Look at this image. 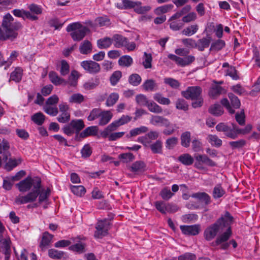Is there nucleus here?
<instances>
[{"label": "nucleus", "instance_id": "59", "mask_svg": "<svg viewBox=\"0 0 260 260\" xmlns=\"http://www.w3.org/2000/svg\"><path fill=\"white\" fill-rule=\"evenodd\" d=\"M178 138L171 137L168 139L166 142V147L168 149H172L178 143Z\"/></svg>", "mask_w": 260, "mask_h": 260}, {"label": "nucleus", "instance_id": "35", "mask_svg": "<svg viewBox=\"0 0 260 260\" xmlns=\"http://www.w3.org/2000/svg\"><path fill=\"white\" fill-rule=\"evenodd\" d=\"M191 134L189 132L183 133L181 136V144L183 147L187 148L190 143Z\"/></svg>", "mask_w": 260, "mask_h": 260}, {"label": "nucleus", "instance_id": "21", "mask_svg": "<svg viewBox=\"0 0 260 260\" xmlns=\"http://www.w3.org/2000/svg\"><path fill=\"white\" fill-rule=\"evenodd\" d=\"M218 221H219V223L221 224V227H226L227 229L230 226V224L233 221V217L230 215L229 212H226L224 216L221 217Z\"/></svg>", "mask_w": 260, "mask_h": 260}, {"label": "nucleus", "instance_id": "39", "mask_svg": "<svg viewBox=\"0 0 260 260\" xmlns=\"http://www.w3.org/2000/svg\"><path fill=\"white\" fill-rule=\"evenodd\" d=\"M150 147L154 153L161 154L162 152V143L160 140H157L155 143L152 144Z\"/></svg>", "mask_w": 260, "mask_h": 260}, {"label": "nucleus", "instance_id": "55", "mask_svg": "<svg viewBox=\"0 0 260 260\" xmlns=\"http://www.w3.org/2000/svg\"><path fill=\"white\" fill-rule=\"evenodd\" d=\"M229 98L234 108L238 109L240 107L241 105L240 100L236 95L232 93H229Z\"/></svg>", "mask_w": 260, "mask_h": 260}, {"label": "nucleus", "instance_id": "8", "mask_svg": "<svg viewBox=\"0 0 260 260\" xmlns=\"http://www.w3.org/2000/svg\"><path fill=\"white\" fill-rule=\"evenodd\" d=\"M168 58L174 61L179 66L181 67H185L188 66L193 62L195 60L194 56L192 55H186L183 58L178 57L174 54H169Z\"/></svg>", "mask_w": 260, "mask_h": 260}, {"label": "nucleus", "instance_id": "13", "mask_svg": "<svg viewBox=\"0 0 260 260\" xmlns=\"http://www.w3.org/2000/svg\"><path fill=\"white\" fill-rule=\"evenodd\" d=\"M150 123L155 126H169L170 120L163 116L155 115L151 116Z\"/></svg>", "mask_w": 260, "mask_h": 260}, {"label": "nucleus", "instance_id": "15", "mask_svg": "<svg viewBox=\"0 0 260 260\" xmlns=\"http://www.w3.org/2000/svg\"><path fill=\"white\" fill-rule=\"evenodd\" d=\"M106 131V128L102 132V136L104 138H108V140L111 141L117 140V139L122 137L125 134V132H124L112 133L113 131H109L105 133Z\"/></svg>", "mask_w": 260, "mask_h": 260}, {"label": "nucleus", "instance_id": "36", "mask_svg": "<svg viewBox=\"0 0 260 260\" xmlns=\"http://www.w3.org/2000/svg\"><path fill=\"white\" fill-rule=\"evenodd\" d=\"M156 83L153 79L146 80L142 85V87L146 91H153L156 87Z\"/></svg>", "mask_w": 260, "mask_h": 260}, {"label": "nucleus", "instance_id": "12", "mask_svg": "<svg viewBox=\"0 0 260 260\" xmlns=\"http://www.w3.org/2000/svg\"><path fill=\"white\" fill-rule=\"evenodd\" d=\"M180 228L183 234L187 235H197L200 231V225L199 224L181 225Z\"/></svg>", "mask_w": 260, "mask_h": 260}, {"label": "nucleus", "instance_id": "38", "mask_svg": "<svg viewBox=\"0 0 260 260\" xmlns=\"http://www.w3.org/2000/svg\"><path fill=\"white\" fill-rule=\"evenodd\" d=\"M45 115L41 112H38L34 114L31 120L38 125H41L45 121Z\"/></svg>", "mask_w": 260, "mask_h": 260}, {"label": "nucleus", "instance_id": "26", "mask_svg": "<svg viewBox=\"0 0 260 260\" xmlns=\"http://www.w3.org/2000/svg\"><path fill=\"white\" fill-rule=\"evenodd\" d=\"M112 38L105 37L97 41V45L100 49H105L109 47L112 43Z\"/></svg>", "mask_w": 260, "mask_h": 260}, {"label": "nucleus", "instance_id": "41", "mask_svg": "<svg viewBox=\"0 0 260 260\" xmlns=\"http://www.w3.org/2000/svg\"><path fill=\"white\" fill-rule=\"evenodd\" d=\"M71 123L76 133H79L85 126L82 119L73 120L71 121Z\"/></svg>", "mask_w": 260, "mask_h": 260}, {"label": "nucleus", "instance_id": "49", "mask_svg": "<svg viewBox=\"0 0 260 260\" xmlns=\"http://www.w3.org/2000/svg\"><path fill=\"white\" fill-rule=\"evenodd\" d=\"M141 77L137 74L131 75L128 78L129 83L135 86L139 85L141 82Z\"/></svg>", "mask_w": 260, "mask_h": 260}, {"label": "nucleus", "instance_id": "5", "mask_svg": "<svg viewBox=\"0 0 260 260\" xmlns=\"http://www.w3.org/2000/svg\"><path fill=\"white\" fill-rule=\"evenodd\" d=\"M231 235V228L229 227L225 231L218 236L215 242L212 243L213 245L219 246L220 249L223 250L228 249L231 244L232 245L233 248H236L237 244L235 240H232L228 241Z\"/></svg>", "mask_w": 260, "mask_h": 260}, {"label": "nucleus", "instance_id": "62", "mask_svg": "<svg viewBox=\"0 0 260 260\" xmlns=\"http://www.w3.org/2000/svg\"><path fill=\"white\" fill-rule=\"evenodd\" d=\"M11 241L9 238H3V237L0 238V244L2 247L4 248V251H11L10 249Z\"/></svg>", "mask_w": 260, "mask_h": 260}, {"label": "nucleus", "instance_id": "16", "mask_svg": "<svg viewBox=\"0 0 260 260\" xmlns=\"http://www.w3.org/2000/svg\"><path fill=\"white\" fill-rule=\"evenodd\" d=\"M92 46L91 43L87 40H85L82 42L79 46V50L80 52L82 54H88L92 51Z\"/></svg>", "mask_w": 260, "mask_h": 260}, {"label": "nucleus", "instance_id": "24", "mask_svg": "<svg viewBox=\"0 0 260 260\" xmlns=\"http://www.w3.org/2000/svg\"><path fill=\"white\" fill-rule=\"evenodd\" d=\"M208 111L210 114L215 116H221L223 113V108L220 104L217 103L211 106Z\"/></svg>", "mask_w": 260, "mask_h": 260}, {"label": "nucleus", "instance_id": "32", "mask_svg": "<svg viewBox=\"0 0 260 260\" xmlns=\"http://www.w3.org/2000/svg\"><path fill=\"white\" fill-rule=\"evenodd\" d=\"M22 70L20 68H16L10 75L9 81H14L16 82L20 81L22 78Z\"/></svg>", "mask_w": 260, "mask_h": 260}, {"label": "nucleus", "instance_id": "47", "mask_svg": "<svg viewBox=\"0 0 260 260\" xmlns=\"http://www.w3.org/2000/svg\"><path fill=\"white\" fill-rule=\"evenodd\" d=\"M71 190L75 195H82L86 192V189L82 185H71Z\"/></svg>", "mask_w": 260, "mask_h": 260}, {"label": "nucleus", "instance_id": "1", "mask_svg": "<svg viewBox=\"0 0 260 260\" xmlns=\"http://www.w3.org/2000/svg\"><path fill=\"white\" fill-rule=\"evenodd\" d=\"M41 179L38 177H27L16 184L17 188L21 192L30 191L28 195H49L52 193L49 187L41 185Z\"/></svg>", "mask_w": 260, "mask_h": 260}, {"label": "nucleus", "instance_id": "56", "mask_svg": "<svg viewBox=\"0 0 260 260\" xmlns=\"http://www.w3.org/2000/svg\"><path fill=\"white\" fill-rule=\"evenodd\" d=\"M52 237L53 236L52 235L50 234L48 232H45L42 237L41 246L45 247L49 245L52 239Z\"/></svg>", "mask_w": 260, "mask_h": 260}, {"label": "nucleus", "instance_id": "34", "mask_svg": "<svg viewBox=\"0 0 260 260\" xmlns=\"http://www.w3.org/2000/svg\"><path fill=\"white\" fill-rule=\"evenodd\" d=\"M232 125L233 126V129L235 131V133L236 134L237 138L238 137V135L246 134L252 129V126L250 124H247L244 128H239L236 124L232 123Z\"/></svg>", "mask_w": 260, "mask_h": 260}, {"label": "nucleus", "instance_id": "25", "mask_svg": "<svg viewBox=\"0 0 260 260\" xmlns=\"http://www.w3.org/2000/svg\"><path fill=\"white\" fill-rule=\"evenodd\" d=\"M98 132V128L96 126H91L85 128L80 134V137L83 138L89 136L96 135Z\"/></svg>", "mask_w": 260, "mask_h": 260}, {"label": "nucleus", "instance_id": "11", "mask_svg": "<svg viewBox=\"0 0 260 260\" xmlns=\"http://www.w3.org/2000/svg\"><path fill=\"white\" fill-rule=\"evenodd\" d=\"M216 129L218 132H224L225 135L229 138L233 139L237 138V135L234 131L233 125L232 127H230L223 123H220L216 126Z\"/></svg>", "mask_w": 260, "mask_h": 260}, {"label": "nucleus", "instance_id": "28", "mask_svg": "<svg viewBox=\"0 0 260 260\" xmlns=\"http://www.w3.org/2000/svg\"><path fill=\"white\" fill-rule=\"evenodd\" d=\"M195 159L197 161H201L203 164L211 167L215 166L216 165L215 162L210 159L206 155H197L195 156Z\"/></svg>", "mask_w": 260, "mask_h": 260}, {"label": "nucleus", "instance_id": "50", "mask_svg": "<svg viewBox=\"0 0 260 260\" xmlns=\"http://www.w3.org/2000/svg\"><path fill=\"white\" fill-rule=\"evenodd\" d=\"M152 60V55L150 53L144 52V61L143 62V65L145 69L151 68L152 64L151 62Z\"/></svg>", "mask_w": 260, "mask_h": 260}, {"label": "nucleus", "instance_id": "6", "mask_svg": "<svg viewBox=\"0 0 260 260\" xmlns=\"http://www.w3.org/2000/svg\"><path fill=\"white\" fill-rule=\"evenodd\" d=\"M110 221L108 219L99 220L95 226L94 236L95 238H102L108 234L110 227Z\"/></svg>", "mask_w": 260, "mask_h": 260}, {"label": "nucleus", "instance_id": "44", "mask_svg": "<svg viewBox=\"0 0 260 260\" xmlns=\"http://www.w3.org/2000/svg\"><path fill=\"white\" fill-rule=\"evenodd\" d=\"M154 100L161 105H168L170 104V100L167 98L162 96L159 93H156L153 95Z\"/></svg>", "mask_w": 260, "mask_h": 260}, {"label": "nucleus", "instance_id": "64", "mask_svg": "<svg viewBox=\"0 0 260 260\" xmlns=\"http://www.w3.org/2000/svg\"><path fill=\"white\" fill-rule=\"evenodd\" d=\"M196 256L195 254L190 253L186 252L183 254L179 255L178 257V260H196Z\"/></svg>", "mask_w": 260, "mask_h": 260}, {"label": "nucleus", "instance_id": "2", "mask_svg": "<svg viewBox=\"0 0 260 260\" xmlns=\"http://www.w3.org/2000/svg\"><path fill=\"white\" fill-rule=\"evenodd\" d=\"M12 15L8 13L4 16L0 26V39L14 40L18 36L17 31L22 27L20 23L14 22Z\"/></svg>", "mask_w": 260, "mask_h": 260}, {"label": "nucleus", "instance_id": "52", "mask_svg": "<svg viewBox=\"0 0 260 260\" xmlns=\"http://www.w3.org/2000/svg\"><path fill=\"white\" fill-rule=\"evenodd\" d=\"M176 108L179 110L187 111L188 109V105L185 100L178 99L176 102Z\"/></svg>", "mask_w": 260, "mask_h": 260}, {"label": "nucleus", "instance_id": "42", "mask_svg": "<svg viewBox=\"0 0 260 260\" xmlns=\"http://www.w3.org/2000/svg\"><path fill=\"white\" fill-rule=\"evenodd\" d=\"M225 42L222 40H218L211 44L210 50L218 51L225 46Z\"/></svg>", "mask_w": 260, "mask_h": 260}, {"label": "nucleus", "instance_id": "63", "mask_svg": "<svg viewBox=\"0 0 260 260\" xmlns=\"http://www.w3.org/2000/svg\"><path fill=\"white\" fill-rule=\"evenodd\" d=\"M82 156L84 158L89 157L92 153V149L89 144H86L84 146L81 150Z\"/></svg>", "mask_w": 260, "mask_h": 260}, {"label": "nucleus", "instance_id": "7", "mask_svg": "<svg viewBox=\"0 0 260 260\" xmlns=\"http://www.w3.org/2000/svg\"><path fill=\"white\" fill-rule=\"evenodd\" d=\"M132 117L128 115H123L118 119L113 121L110 123L107 127L105 133L109 131H115L118 129V128L124 124L128 123L131 121Z\"/></svg>", "mask_w": 260, "mask_h": 260}, {"label": "nucleus", "instance_id": "43", "mask_svg": "<svg viewBox=\"0 0 260 260\" xmlns=\"http://www.w3.org/2000/svg\"><path fill=\"white\" fill-rule=\"evenodd\" d=\"M199 29V26L197 24L191 25L184 28L182 33L183 35L190 36L197 32Z\"/></svg>", "mask_w": 260, "mask_h": 260}, {"label": "nucleus", "instance_id": "14", "mask_svg": "<svg viewBox=\"0 0 260 260\" xmlns=\"http://www.w3.org/2000/svg\"><path fill=\"white\" fill-rule=\"evenodd\" d=\"M146 164L143 161H136L130 167L131 171L136 174H139L146 170Z\"/></svg>", "mask_w": 260, "mask_h": 260}, {"label": "nucleus", "instance_id": "10", "mask_svg": "<svg viewBox=\"0 0 260 260\" xmlns=\"http://www.w3.org/2000/svg\"><path fill=\"white\" fill-rule=\"evenodd\" d=\"M82 67L90 74H96L100 71L99 63L92 60H85L81 63Z\"/></svg>", "mask_w": 260, "mask_h": 260}, {"label": "nucleus", "instance_id": "60", "mask_svg": "<svg viewBox=\"0 0 260 260\" xmlns=\"http://www.w3.org/2000/svg\"><path fill=\"white\" fill-rule=\"evenodd\" d=\"M164 82L173 88H177L180 86V83L176 79L167 78L164 79Z\"/></svg>", "mask_w": 260, "mask_h": 260}, {"label": "nucleus", "instance_id": "53", "mask_svg": "<svg viewBox=\"0 0 260 260\" xmlns=\"http://www.w3.org/2000/svg\"><path fill=\"white\" fill-rule=\"evenodd\" d=\"M118 98L119 95L117 93H111L107 99L106 105L109 107L114 105L118 100Z\"/></svg>", "mask_w": 260, "mask_h": 260}, {"label": "nucleus", "instance_id": "48", "mask_svg": "<svg viewBox=\"0 0 260 260\" xmlns=\"http://www.w3.org/2000/svg\"><path fill=\"white\" fill-rule=\"evenodd\" d=\"M137 103L141 106H146L150 100H148L146 95L143 94H138L136 96Z\"/></svg>", "mask_w": 260, "mask_h": 260}, {"label": "nucleus", "instance_id": "29", "mask_svg": "<svg viewBox=\"0 0 260 260\" xmlns=\"http://www.w3.org/2000/svg\"><path fill=\"white\" fill-rule=\"evenodd\" d=\"M207 139L213 146L219 147L222 145V140L215 135H209Z\"/></svg>", "mask_w": 260, "mask_h": 260}, {"label": "nucleus", "instance_id": "37", "mask_svg": "<svg viewBox=\"0 0 260 260\" xmlns=\"http://www.w3.org/2000/svg\"><path fill=\"white\" fill-rule=\"evenodd\" d=\"M224 91V89L218 85L213 86L209 91V95L213 98H216Z\"/></svg>", "mask_w": 260, "mask_h": 260}, {"label": "nucleus", "instance_id": "19", "mask_svg": "<svg viewBox=\"0 0 260 260\" xmlns=\"http://www.w3.org/2000/svg\"><path fill=\"white\" fill-rule=\"evenodd\" d=\"M22 161V159L21 158H18V159L15 158H11L10 157H8V160L6 162L4 168L8 171H11L14 168L16 167L19 164H20Z\"/></svg>", "mask_w": 260, "mask_h": 260}, {"label": "nucleus", "instance_id": "27", "mask_svg": "<svg viewBox=\"0 0 260 260\" xmlns=\"http://www.w3.org/2000/svg\"><path fill=\"white\" fill-rule=\"evenodd\" d=\"M178 160L182 164L186 166H190L193 162V157L188 153H184L178 157Z\"/></svg>", "mask_w": 260, "mask_h": 260}, {"label": "nucleus", "instance_id": "54", "mask_svg": "<svg viewBox=\"0 0 260 260\" xmlns=\"http://www.w3.org/2000/svg\"><path fill=\"white\" fill-rule=\"evenodd\" d=\"M167 128L165 129L162 133L166 135V136H170L172 135L176 130L178 128V127H177L176 124H173L171 123V122L170 121V125L169 126H164Z\"/></svg>", "mask_w": 260, "mask_h": 260}, {"label": "nucleus", "instance_id": "57", "mask_svg": "<svg viewBox=\"0 0 260 260\" xmlns=\"http://www.w3.org/2000/svg\"><path fill=\"white\" fill-rule=\"evenodd\" d=\"M44 110L46 113L53 116H56L58 112L56 107L49 105H45L44 107Z\"/></svg>", "mask_w": 260, "mask_h": 260}, {"label": "nucleus", "instance_id": "31", "mask_svg": "<svg viewBox=\"0 0 260 260\" xmlns=\"http://www.w3.org/2000/svg\"><path fill=\"white\" fill-rule=\"evenodd\" d=\"M49 78L50 81L55 85H58L62 84L64 80L60 78L55 72H50L49 73Z\"/></svg>", "mask_w": 260, "mask_h": 260}, {"label": "nucleus", "instance_id": "9", "mask_svg": "<svg viewBox=\"0 0 260 260\" xmlns=\"http://www.w3.org/2000/svg\"><path fill=\"white\" fill-rule=\"evenodd\" d=\"M219 221H217L216 222L208 226L205 230L204 234L206 240L208 241L212 240L216 236L219 231L222 229L221 224H219Z\"/></svg>", "mask_w": 260, "mask_h": 260}, {"label": "nucleus", "instance_id": "40", "mask_svg": "<svg viewBox=\"0 0 260 260\" xmlns=\"http://www.w3.org/2000/svg\"><path fill=\"white\" fill-rule=\"evenodd\" d=\"M99 83V79L98 78H95L85 82L83 85V87L84 89L86 90H90L95 88Z\"/></svg>", "mask_w": 260, "mask_h": 260}, {"label": "nucleus", "instance_id": "17", "mask_svg": "<svg viewBox=\"0 0 260 260\" xmlns=\"http://www.w3.org/2000/svg\"><path fill=\"white\" fill-rule=\"evenodd\" d=\"M211 40V37L208 35L206 38H203L198 41L196 43V47L199 50L203 51L205 48L209 47Z\"/></svg>", "mask_w": 260, "mask_h": 260}, {"label": "nucleus", "instance_id": "18", "mask_svg": "<svg viewBox=\"0 0 260 260\" xmlns=\"http://www.w3.org/2000/svg\"><path fill=\"white\" fill-rule=\"evenodd\" d=\"M112 114L109 111H101L99 124L100 125H105L107 124L111 119L112 117Z\"/></svg>", "mask_w": 260, "mask_h": 260}, {"label": "nucleus", "instance_id": "45", "mask_svg": "<svg viewBox=\"0 0 260 260\" xmlns=\"http://www.w3.org/2000/svg\"><path fill=\"white\" fill-rule=\"evenodd\" d=\"M132 63L133 59L128 55L122 56L118 60L119 64L123 67H129Z\"/></svg>", "mask_w": 260, "mask_h": 260}, {"label": "nucleus", "instance_id": "4", "mask_svg": "<svg viewBox=\"0 0 260 260\" xmlns=\"http://www.w3.org/2000/svg\"><path fill=\"white\" fill-rule=\"evenodd\" d=\"M67 32H71L70 36L74 41H80L90 32V29L83 26L80 22H76L70 24L67 27Z\"/></svg>", "mask_w": 260, "mask_h": 260}, {"label": "nucleus", "instance_id": "51", "mask_svg": "<svg viewBox=\"0 0 260 260\" xmlns=\"http://www.w3.org/2000/svg\"><path fill=\"white\" fill-rule=\"evenodd\" d=\"M64 253L61 251H58L54 249H51L49 250L48 254L49 257L54 259H60L64 256Z\"/></svg>", "mask_w": 260, "mask_h": 260}, {"label": "nucleus", "instance_id": "20", "mask_svg": "<svg viewBox=\"0 0 260 260\" xmlns=\"http://www.w3.org/2000/svg\"><path fill=\"white\" fill-rule=\"evenodd\" d=\"M112 42H114V46L120 48L126 44L127 39L119 34H115L112 37Z\"/></svg>", "mask_w": 260, "mask_h": 260}, {"label": "nucleus", "instance_id": "58", "mask_svg": "<svg viewBox=\"0 0 260 260\" xmlns=\"http://www.w3.org/2000/svg\"><path fill=\"white\" fill-rule=\"evenodd\" d=\"M246 144V141L244 139H241L236 141L229 142V145L232 149H239L242 148Z\"/></svg>", "mask_w": 260, "mask_h": 260}, {"label": "nucleus", "instance_id": "30", "mask_svg": "<svg viewBox=\"0 0 260 260\" xmlns=\"http://www.w3.org/2000/svg\"><path fill=\"white\" fill-rule=\"evenodd\" d=\"M146 107L149 111L152 113L159 114L162 112L161 107L153 101H149Z\"/></svg>", "mask_w": 260, "mask_h": 260}, {"label": "nucleus", "instance_id": "23", "mask_svg": "<svg viewBox=\"0 0 260 260\" xmlns=\"http://www.w3.org/2000/svg\"><path fill=\"white\" fill-rule=\"evenodd\" d=\"M148 131V128L147 127L145 126H141L139 127H137L131 130L129 133L126 135V137L129 139L131 137H135L141 134L145 133Z\"/></svg>", "mask_w": 260, "mask_h": 260}, {"label": "nucleus", "instance_id": "61", "mask_svg": "<svg viewBox=\"0 0 260 260\" xmlns=\"http://www.w3.org/2000/svg\"><path fill=\"white\" fill-rule=\"evenodd\" d=\"M173 6L172 5H166L157 8L155 10V13L156 14L159 15L161 13H167L169 10H171Z\"/></svg>", "mask_w": 260, "mask_h": 260}, {"label": "nucleus", "instance_id": "3", "mask_svg": "<svg viewBox=\"0 0 260 260\" xmlns=\"http://www.w3.org/2000/svg\"><path fill=\"white\" fill-rule=\"evenodd\" d=\"M202 92V88L200 86H190L186 90L182 91L181 94L186 99L194 101L192 103V106L194 108H197L201 107L203 104Z\"/></svg>", "mask_w": 260, "mask_h": 260}, {"label": "nucleus", "instance_id": "33", "mask_svg": "<svg viewBox=\"0 0 260 260\" xmlns=\"http://www.w3.org/2000/svg\"><path fill=\"white\" fill-rule=\"evenodd\" d=\"M0 144L4 152L3 159L4 161H6L11 156V153L8 151L10 148L9 144L7 141L4 140Z\"/></svg>", "mask_w": 260, "mask_h": 260}, {"label": "nucleus", "instance_id": "46", "mask_svg": "<svg viewBox=\"0 0 260 260\" xmlns=\"http://www.w3.org/2000/svg\"><path fill=\"white\" fill-rule=\"evenodd\" d=\"M84 96L80 93L73 94L69 99V102L72 103L81 104L84 101Z\"/></svg>", "mask_w": 260, "mask_h": 260}, {"label": "nucleus", "instance_id": "22", "mask_svg": "<svg viewBox=\"0 0 260 260\" xmlns=\"http://www.w3.org/2000/svg\"><path fill=\"white\" fill-rule=\"evenodd\" d=\"M37 196H17L15 199V204L20 205L31 202L36 200Z\"/></svg>", "mask_w": 260, "mask_h": 260}]
</instances>
